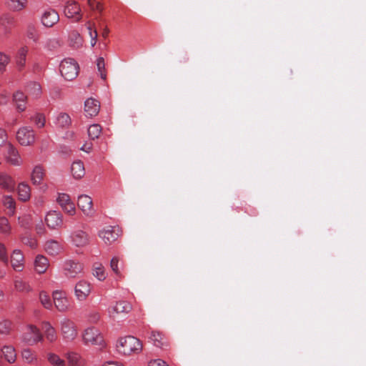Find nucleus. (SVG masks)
<instances>
[{"mask_svg":"<svg viewBox=\"0 0 366 366\" xmlns=\"http://www.w3.org/2000/svg\"><path fill=\"white\" fill-rule=\"evenodd\" d=\"M60 272L64 277L69 280L75 279L82 275L84 266L77 260L69 259L61 263Z\"/></svg>","mask_w":366,"mask_h":366,"instance_id":"nucleus-2","label":"nucleus"},{"mask_svg":"<svg viewBox=\"0 0 366 366\" xmlns=\"http://www.w3.org/2000/svg\"><path fill=\"white\" fill-rule=\"evenodd\" d=\"M69 366H83L84 361L81 357L76 353L68 355Z\"/></svg>","mask_w":366,"mask_h":366,"instance_id":"nucleus-40","label":"nucleus"},{"mask_svg":"<svg viewBox=\"0 0 366 366\" xmlns=\"http://www.w3.org/2000/svg\"><path fill=\"white\" fill-rule=\"evenodd\" d=\"M16 139L23 146H29L35 142V134L30 127H22L16 132Z\"/></svg>","mask_w":366,"mask_h":366,"instance_id":"nucleus-8","label":"nucleus"},{"mask_svg":"<svg viewBox=\"0 0 366 366\" xmlns=\"http://www.w3.org/2000/svg\"><path fill=\"white\" fill-rule=\"evenodd\" d=\"M6 153L5 154L6 160L8 163L14 166H20L22 164V159L17 149L11 144H6Z\"/></svg>","mask_w":366,"mask_h":366,"instance_id":"nucleus-16","label":"nucleus"},{"mask_svg":"<svg viewBox=\"0 0 366 366\" xmlns=\"http://www.w3.org/2000/svg\"><path fill=\"white\" fill-rule=\"evenodd\" d=\"M39 300L41 303V305L46 308V309H51L52 307V302L51 301V299L49 296L47 295L46 292L42 291L39 293Z\"/></svg>","mask_w":366,"mask_h":366,"instance_id":"nucleus-43","label":"nucleus"},{"mask_svg":"<svg viewBox=\"0 0 366 366\" xmlns=\"http://www.w3.org/2000/svg\"><path fill=\"white\" fill-rule=\"evenodd\" d=\"M71 123V120L69 114L66 113H60L56 118L55 124L61 128H67Z\"/></svg>","mask_w":366,"mask_h":366,"instance_id":"nucleus-31","label":"nucleus"},{"mask_svg":"<svg viewBox=\"0 0 366 366\" xmlns=\"http://www.w3.org/2000/svg\"><path fill=\"white\" fill-rule=\"evenodd\" d=\"M109 34V29L107 28H105L102 32V36L106 38Z\"/></svg>","mask_w":366,"mask_h":366,"instance_id":"nucleus-60","label":"nucleus"},{"mask_svg":"<svg viewBox=\"0 0 366 366\" xmlns=\"http://www.w3.org/2000/svg\"><path fill=\"white\" fill-rule=\"evenodd\" d=\"M149 339L153 345L162 349H164L168 347V342L167 338L158 331H152Z\"/></svg>","mask_w":366,"mask_h":366,"instance_id":"nucleus-21","label":"nucleus"},{"mask_svg":"<svg viewBox=\"0 0 366 366\" xmlns=\"http://www.w3.org/2000/svg\"><path fill=\"white\" fill-rule=\"evenodd\" d=\"M44 169L41 166H36L31 173V181L34 184H40L44 178Z\"/></svg>","mask_w":366,"mask_h":366,"instance_id":"nucleus-32","label":"nucleus"},{"mask_svg":"<svg viewBox=\"0 0 366 366\" xmlns=\"http://www.w3.org/2000/svg\"><path fill=\"white\" fill-rule=\"evenodd\" d=\"M102 366H122V365L115 362H107L104 363Z\"/></svg>","mask_w":366,"mask_h":366,"instance_id":"nucleus-58","label":"nucleus"},{"mask_svg":"<svg viewBox=\"0 0 366 366\" xmlns=\"http://www.w3.org/2000/svg\"><path fill=\"white\" fill-rule=\"evenodd\" d=\"M21 339L24 342L33 345L38 342L42 341L43 336L36 326L28 325L24 327Z\"/></svg>","mask_w":366,"mask_h":366,"instance_id":"nucleus-5","label":"nucleus"},{"mask_svg":"<svg viewBox=\"0 0 366 366\" xmlns=\"http://www.w3.org/2000/svg\"><path fill=\"white\" fill-rule=\"evenodd\" d=\"M100 103L94 98H89L84 102V112L86 117H92L98 114Z\"/></svg>","mask_w":366,"mask_h":366,"instance_id":"nucleus-19","label":"nucleus"},{"mask_svg":"<svg viewBox=\"0 0 366 366\" xmlns=\"http://www.w3.org/2000/svg\"><path fill=\"white\" fill-rule=\"evenodd\" d=\"M142 350L141 341L133 337L127 336L119 340L117 344V350L119 353L129 355L132 353H139Z\"/></svg>","mask_w":366,"mask_h":366,"instance_id":"nucleus-1","label":"nucleus"},{"mask_svg":"<svg viewBox=\"0 0 366 366\" xmlns=\"http://www.w3.org/2000/svg\"><path fill=\"white\" fill-rule=\"evenodd\" d=\"M14 102L16 104V109L20 111L23 112L26 109V97L25 94L21 92H16L14 94Z\"/></svg>","mask_w":366,"mask_h":366,"instance_id":"nucleus-29","label":"nucleus"},{"mask_svg":"<svg viewBox=\"0 0 366 366\" xmlns=\"http://www.w3.org/2000/svg\"><path fill=\"white\" fill-rule=\"evenodd\" d=\"M97 31L96 29H94V36H92V39H91V45L92 46H94L97 44Z\"/></svg>","mask_w":366,"mask_h":366,"instance_id":"nucleus-54","label":"nucleus"},{"mask_svg":"<svg viewBox=\"0 0 366 366\" xmlns=\"http://www.w3.org/2000/svg\"><path fill=\"white\" fill-rule=\"evenodd\" d=\"M50 41L54 42V43H57L55 40H53V41L50 40Z\"/></svg>","mask_w":366,"mask_h":366,"instance_id":"nucleus-63","label":"nucleus"},{"mask_svg":"<svg viewBox=\"0 0 366 366\" xmlns=\"http://www.w3.org/2000/svg\"><path fill=\"white\" fill-rule=\"evenodd\" d=\"M48 362L52 366H66L65 361L59 355L53 352H49L46 355Z\"/></svg>","mask_w":366,"mask_h":366,"instance_id":"nucleus-34","label":"nucleus"},{"mask_svg":"<svg viewBox=\"0 0 366 366\" xmlns=\"http://www.w3.org/2000/svg\"><path fill=\"white\" fill-rule=\"evenodd\" d=\"M4 359L9 363H13L16 359V354L14 347L5 345L1 349Z\"/></svg>","mask_w":366,"mask_h":366,"instance_id":"nucleus-27","label":"nucleus"},{"mask_svg":"<svg viewBox=\"0 0 366 366\" xmlns=\"http://www.w3.org/2000/svg\"><path fill=\"white\" fill-rule=\"evenodd\" d=\"M12 327V322L8 320L0 321V334L4 335H9Z\"/></svg>","mask_w":366,"mask_h":366,"instance_id":"nucleus-41","label":"nucleus"},{"mask_svg":"<svg viewBox=\"0 0 366 366\" xmlns=\"http://www.w3.org/2000/svg\"><path fill=\"white\" fill-rule=\"evenodd\" d=\"M60 72L66 80H73L78 75L79 64L73 59H64L60 64Z\"/></svg>","mask_w":366,"mask_h":366,"instance_id":"nucleus-3","label":"nucleus"},{"mask_svg":"<svg viewBox=\"0 0 366 366\" xmlns=\"http://www.w3.org/2000/svg\"><path fill=\"white\" fill-rule=\"evenodd\" d=\"M4 274H5V272L0 270V277H3L4 276Z\"/></svg>","mask_w":366,"mask_h":366,"instance_id":"nucleus-62","label":"nucleus"},{"mask_svg":"<svg viewBox=\"0 0 366 366\" xmlns=\"http://www.w3.org/2000/svg\"><path fill=\"white\" fill-rule=\"evenodd\" d=\"M0 260L5 264L8 262L6 249L4 244L0 243Z\"/></svg>","mask_w":366,"mask_h":366,"instance_id":"nucleus-50","label":"nucleus"},{"mask_svg":"<svg viewBox=\"0 0 366 366\" xmlns=\"http://www.w3.org/2000/svg\"><path fill=\"white\" fill-rule=\"evenodd\" d=\"M59 20L58 13L51 9L46 10L42 16L41 22L46 27H51Z\"/></svg>","mask_w":366,"mask_h":366,"instance_id":"nucleus-20","label":"nucleus"},{"mask_svg":"<svg viewBox=\"0 0 366 366\" xmlns=\"http://www.w3.org/2000/svg\"><path fill=\"white\" fill-rule=\"evenodd\" d=\"M0 189L6 192H12L16 189L14 178L6 171H0Z\"/></svg>","mask_w":366,"mask_h":366,"instance_id":"nucleus-12","label":"nucleus"},{"mask_svg":"<svg viewBox=\"0 0 366 366\" xmlns=\"http://www.w3.org/2000/svg\"><path fill=\"white\" fill-rule=\"evenodd\" d=\"M132 309V305L125 300H120L109 309L110 316L115 318L119 314H127Z\"/></svg>","mask_w":366,"mask_h":366,"instance_id":"nucleus-15","label":"nucleus"},{"mask_svg":"<svg viewBox=\"0 0 366 366\" xmlns=\"http://www.w3.org/2000/svg\"><path fill=\"white\" fill-rule=\"evenodd\" d=\"M26 34L29 39L33 40L34 42L38 41L39 36L34 26H29Z\"/></svg>","mask_w":366,"mask_h":366,"instance_id":"nucleus-47","label":"nucleus"},{"mask_svg":"<svg viewBox=\"0 0 366 366\" xmlns=\"http://www.w3.org/2000/svg\"><path fill=\"white\" fill-rule=\"evenodd\" d=\"M17 190L20 200L26 202L30 198L31 191L30 187L27 184L24 182L19 184Z\"/></svg>","mask_w":366,"mask_h":366,"instance_id":"nucleus-30","label":"nucleus"},{"mask_svg":"<svg viewBox=\"0 0 366 366\" xmlns=\"http://www.w3.org/2000/svg\"><path fill=\"white\" fill-rule=\"evenodd\" d=\"M45 222L48 227L50 229H57L63 224L62 214L59 212L50 211L45 217Z\"/></svg>","mask_w":366,"mask_h":366,"instance_id":"nucleus-17","label":"nucleus"},{"mask_svg":"<svg viewBox=\"0 0 366 366\" xmlns=\"http://www.w3.org/2000/svg\"><path fill=\"white\" fill-rule=\"evenodd\" d=\"M80 7L76 1H69L64 7V12L67 18L74 19V21H78L81 19Z\"/></svg>","mask_w":366,"mask_h":366,"instance_id":"nucleus-18","label":"nucleus"},{"mask_svg":"<svg viewBox=\"0 0 366 366\" xmlns=\"http://www.w3.org/2000/svg\"><path fill=\"white\" fill-rule=\"evenodd\" d=\"M77 205L82 212L88 217L94 214L92 198L86 194H81L78 197Z\"/></svg>","mask_w":366,"mask_h":366,"instance_id":"nucleus-13","label":"nucleus"},{"mask_svg":"<svg viewBox=\"0 0 366 366\" xmlns=\"http://www.w3.org/2000/svg\"><path fill=\"white\" fill-rule=\"evenodd\" d=\"M27 53L28 48L26 46H23L18 51L16 56V64L19 69H21L25 66Z\"/></svg>","mask_w":366,"mask_h":366,"instance_id":"nucleus-33","label":"nucleus"},{"mask_svg":"<svg viewBox=\"0 0 366 366\" xmlns=\"http://www.w3.org/2000/svg\"><path fill=\"white\" fill-rule=\"evenodd\" d=\"M9 6L14 11H20L25 7L26 0H7Z\"/></svg>","mask_w":366,"mask_h":366,"instance_id":"nucleus-42","label":"nucleus"},{"mask_svg":"<svg viewBox=\"0 0 366 366\" xmlns=\"http://www.w3.org/2000/svg\"><path fill=\"white\" fill-rule=\"evenodd\" d=\"M31 120L34 122L36 126L39 128H42L45 125V117L43 114L37 113L34 116L31 117Z\"/></svg>","mask_w":366,"mask_h":366,"instance_id":"nucleus-44","label":"nucleus"},{"mask_svg":"<svg viewBox=\"0 0 366 366\" xmlns=\"http://www.w3.org/2000/svg\"><path fill=\"white\" fill-rule=\"evenodd\" d=\"M93 274L94 277H96L100 281L104 280L107 277L105 269L103 267V265L100 263H96L94 265Z\"/></svg>","mask_w":366,"mask_h":366,"instance_id":"nucleus-36","label":"nucleus"},{"mask_svg":"<svg viewBox=\"0 0 366 366\" xmlns=\"http://www.w3.org/2000/svg\"><path fill=\"white\" fill-rule=\"evenodd\" d=\"M148 366H169V365L161 359L151 360Z\"/></svg>","mask_w":366,"mask_h":366,"instance_id":"nucleus-52","label":"nucleus"},{"mask_svg":"<svg viewBox=\"0 0 366 366\" xmlns=\"http://www.w3.org/2000/svg\"><path fill=\"white\" fill-rule=\"evenodd\" d=\"M49 267L48 259L43 255H37L34 261V267L36 271L42 274L44 273Z\"/></svg>","mask_w":366,"mask_h":366,"instance_id":"nucleus-26","label":"nucleus"},{"mask_svg":"<svg viewBox=\"0 0 366 366\" xmlns=\"http://www.w3.org/2000/svg\"><path fill=\"white\" fill-rule=\"evenodd\" d=\"M7 139V134L4 129L0 128V147L6 142Z\"/></svg>","mask_w":366,"mask_h":366,"instance_id":"nucleus-53","label":"nucleus"},{"mask_svg":"<svg viewBox=\"0 0 366 366\" xmlns=\"http://www.w3.org/2000/svg\"><path fill=\"white\" fill-rule=\"evenodd\" d=\"M21 357L27 363H34L37 362L36 356L31 350L29 348H26L22 350Z\"/></svg>","mask_w":366,"mask_h":366,"instance_id":"nucleus-39","label":"nucleus"},{"mask_svg":"<svg viewBox=\"0 0 366 366\" xmlns=\"http://www.w3.org/2000/svg\"><path fill=\"white\" fill-rule=\"evenodd\" d=\"M42 330L46 340L50 342H54L57 339V333L55 328L49 322H44L42 325Z\"/></svg>","mask_w":366,"mask_h":366,"instance_id":"nucleus-22","label":"nucleus"},{"mask_svg":"<svg viewBox=\"0 0 366 366\" xmlns=\"http://www.w3.org/2000/svg\"><path fill=\"white\" fill-rule=\"evenodd\" d=\"M9 62V58L6 54L0 52V71H4Z\"/></svg>","mask_w":366,"mask_h":366,"instance_id":"nucleus-49","label":"nucleus"},{"mask_svg":"<svg viewBox=\"0 0 366 366\" xmlns=\"http://www.w3.org/2000/svg\"><path fill=\"white\" fill-rule=\"evenodd\" d=\"M4 299V292L1 290H0V302Z\"/></svg>","mask_w":366,"mask_h":366,"instance_id":"nucleus-61","label":"nucleus"},{"mask_svg":"<svg viewBox=\"0 0 366 366\" xmlns=\"http://www.w3.org/2000/svg\"><path fill=\"white\" fill-rule=\"evenodd\" d=\"M58 204L61 209L68 214L73 216L76 213V208L74 203L71 200L69 194L65 193H60L56 199Z\"/></svg>","mask_w":366,"mask_h":366,"instance_id":"nucleus-11","label":"nucleus"},{"mask_svg":"<svg viewBox=\"0 0 366 366\" xmlns=\"http://www.w3.org/2000/svg\"><path fill=\"white\" fill-rule=\"evenodd\" d=\"M87 29L89 31V34L91 39H92V36H94V30L92 29V27L89 24L87 25Z\"/></svg>","mask_w":366,"mask_h":366,"instance_id":"nucleus-59","label":"nucleus"},{"mask_svg":"<svg viewBox=\"0 0 366 366\" xmlns=\"http://www.w3.org/2000/svg\"><path fill=\"white\" fill-rule=\"evenodd\" d=\"M36 229L37 233H39V234L44 233V227L42 224H39L36 225Z\"/></svg>","mask_w":366,"mask_h":366,"instance_id":"nucleus-56","label":"nucleus"},{"mask_svg":"<svg viewBox=\"0 0 366 366\" xmlns=\"http://www.w3.org/2000/svg\"><path fill=\"white\" fill-rule=\"evenodd\" d=\"M60 331L64 340L66 342H72L78 335L76 324L67 317H64L61 320Z\"/></svg>","mask_w":366,"mask_h":366,"instance_id":"nucleus-4","label":"nucleus"},{"mask_svg":"<svg viewBox=\"0 0 366 366\" xmlns=\"http://www.w3.org/2000/svg\"><path fill=\"white\" fill-rule=\"evenodd\" d=\"M14 287L16 290L19 292H29L30 290L29 285L21 279H16L15 280Z\"/></svg>","mask_w":366,"mask_h":366,"instance_id":"nucleus-45","label":"nucleus"},{"mask_svg":"<svg viewBox=\"0 0 366 366\" xmlns=\"http://www.w3.org/2000/svg\"><path fill=\"white\" fill-rule=\"evenodd\" d=\"M27 91L34 98H39L41 94V87L37 82H31L27 85Z\"/></svg>","mask_w":366,"mask_h":366,"instance_id":"nucleus-35","label":"nucleus"},{"mask_svg":"<svg viewBox=\"0 0 366 366\" xmlns=\"http://www.w3.org/2000/svg\"><path fill=\"white\" fill-rule=\"evenodd\" d=\"M98 235L104 244L110 245L121 235V229L119 227L107 226L102 229L99 232Z\"/></svg>","mask_w":366,"mask_h":366,"instance_id":"nucleus-6","label":"nucleus"},{"mask_svg":"<svg viewBox=\"0 0 366 366\" xmlns=\"http://www.w3.org/2000/svg\"><path fill=\"white\" fill-rule=\"evenodd\" d=\"M53 301L56 308L61 312H66L69 308V301L63 291H54Z\"/></svg>","mask_w":366,"mask_h":366,"instance_id":"nucleus-10","label":"nucleus"},{"mask_svg":"<svg viewBox=\"0 0 366 366\" xmlns=\"http://www.w3.org/2000/svg\"><path fill=\"white\" fill-rule=\"evenodd\" d=\"M91 148H92V147H91V145L87 144H84V145L81 147V150H83V151H84V152H90V150H91Z\"/></svg>","mask_w":366,"mask_h":366,"instance_id":"nucleus-57","label":"nucleus"},{"mask_svg":"<svg viewBox=\"0 0 366 366\" xmlns=\"http://www.w3.org/2000/svg\"><path fill=\"white\" fill-rule=\"evenodd\" d=\"M100 319V315L97 312H92L88 316V320L90 322H97Z\"/></svg>","mask_w":366,"mask_h":366,"instance_id":"nucleus-51","label":"nucleus"},{"mask_svg":"<svg viewBox=\"0 0 366 366\" xmlns=\"http://www.w3.org/2000/svg\"><path fill=\"white\" fill-rule=\"evenodd\" d=\"M97 66L99 71L100 72L102 79H105L106 74L103 72V70L104 69L105 64H104V60L102 57H99L97 59Z\"/></svg>","mask_w":366,"mask_h":366,"instance_id":"nucleus-48","label":"nucleus"},{"mask_svg":"<svg viewBox=\"0 0 366 366\" xmlns=\"http://www.w3.org/2000/svg\"><path fill=\"white\" fill-rule=\"evenodd\" d=\"M76 36H77V38H79V34H76Z\"/></svg>","mask_w":366,"mask_h":366,"instance_id":"nucleus-64","label":"nucleus"},{"mask_svg":"<svg viewBox=\"0 0 366 366\" xmlns=\"http://www.w3.org/2000/svg\"><path fill=\"white\" fill-rule=\"evenodd\" d=\"M71 172L75 179H81L85 174V169L83 162L81 160L74 162L71 167Z\"/></svg>","mask_w":366,"mask_h":366,"instance_id":"nucleus-24","label":"nucleus"},{"mask_svg":"<svg viewBox=\"0 0 366 366\" xmlns=\"http://www.w3.org/2000/svg\"><path fill=\"white\" fill-rule=\"evenodd\" d=\"M11 226L6 217H0V232L4 234L10 232Z\"/></svg>","mask_w":366,"mask_h":366,"instance_id":"nucleus-46","label":"nucleus"},{"mask_svg":"<svg viewBox=\"0 0 366 366\" xmlns=\"http://www.w3.org/2000/svg\"><path fill=\"white\" fill-rule=\"evenodd\" d=\"M72 243L78 247H83L89 244L90 237L88 233L83 229H76L71 233Z\"/></svg>","mask_w":366,"mask_h":366,"instance_id":"nucleus-14","label":"nucleus"},{"mask_svg":"<svg viewBox=\"0 0 366 366\" xmlns=\"http://www.w3.org/2000/svg\"><path fill=\"white\" fill-rule=\"evenodd\" d=\"M11 265L15 270H21L23 267L24 256L19 249H14L11 257Z\"/></svg>","mask_w":366,"mask_h":366,"instance_id":"nucleus-25","label":"nucleus"},{"mask_svg":"<svg viewBox=\"0 0 366 366\" xmlns=\"http://www.w3.org/2000/svg\"><path fill=\"white\" fill-rule=\"evenodd\" d=\"M102 130V127L99 124H94L88 128V135L90 139H96L100 136Z\"/></svg>","mask_w":366,"mask_h":366,"instance_id":"nucleus-37","label":"nucleus"},{"mask_svg":"<svg viewBox=\"0 0 366 366\" xmlns=\"http://www.w3.org/2000/svg\"><path fill=\"white\" fill-rule=\"evenodd\" d=\"M3 204L9 210V214L10 215H14L15 212V201L14 199L9 195H5L3 197Z\"/></svg>","mask_w":366,"mask_h":366,"instance_id":"nucleus-38","label":"nucleus"},{"mask_svg":"<svg viewBox=\"0 0 366 366\" xmlns=\"http://www.w3.org/2000/svg\"><path fill=\"white\" fill-rule=\"evenodd\" d=\"M110 268L116 275L117 278L122 279L124 277L123 264L120 263V259L118 257H114L110 261Z\"/></svg>","mask_w":366,"mask_h":366,"instance_id":"nucleus-23","label":"nucleus"},{"mask_svg":"<svg viewBox=\"0 0 366 366\" xmlns=\"http://www.w3.org/2000/svg\"><path fill=\"white\" fill-rule=\"evenodd\" d=\"M44 249L49 254L56 255L61 252V247L58 242L55 240H49L45 243Z\"/></svg>","mask_w":366,"mask_h":366,"instance_id":"nucleus-28","label":"nucleus"},{"mask_svg":"<svg viewBox=\"0 0 366 366\" xmlns=\"http://www.w3.org/2000/svg\"><path fill=\"white\" fill-rule=\"evenodd\" d=\"M24 243L29 244L31 248H34L36 246V242L34 239H27V242H24Z\"/></svg>","mask_w":366,"mask_h":366,"instance_id":"nucleus-55","label":"nucleus"},{"mask_svg":"<svg viewBox=\"0 0 366 366\" xmlns=\"http://www.w3.org/2000/svg\"><path fill=\"white\" fill-rule=\"evenodd\" d=\"M83 340L86 344L102 346L104 343L103 337L99 331L93 327L84 330Z\"/></svg>","mask_w":366,"mask_h":366,"instance_id":"nucleus-9","label":"nucleus"},{"mask_svg":"<svg viewBox=\"0 0 366 366\" xmlns=\"http://www.w3.org/2000/svg\"><path fill=\"white\" fill-rule=\"evenodd\" d=\"M92 290L91 283L85 280H79L74 286V295L79 302L85 301Z\"/></svg>","mask_w":366,"mask_h":366,"instance_id":"nucleus-7","label":"nucleus"}]
</instances>
